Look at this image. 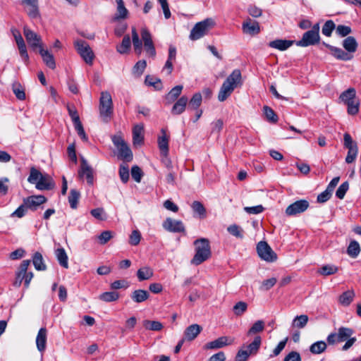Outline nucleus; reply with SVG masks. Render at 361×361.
Returning <instances> with one entry per match:
<instances>
[{
  "instance_id": "obj_1",
  "label": "nucleus",
  "mask_w": 361,
  "mask_h": 361,
  "mask_svg": "<svg viewBox=\"0 0 361 361\" xmlns=\"http://www.w3.org/2000/svg\"><path fill=\"white\" fill-rule=\"evenodd\" d=\"M242 75L239 69H235L223 82L218 94L220 102L225 101L238 86L242 85Z\"/></svg>"
},
{
  "instance_id": "obj_2",
  "label": "nucleus",
  "mask_w": 361,
  "mask_h": 361,
  "mask_svg": "<svg viewBox=\"0 0 361 361\" xmlns=\"http://www.w3.org/2000/svg\"><path fill=\"white\" fill-rule=\"evenodd\" d=\"M27 181L31 184H35V187L39 190H49L54 188V182L48 174H42L35 166H32Z\"/></svg>"
},
{
  "instance_id": "obj_3",
  "label": "nucleus",
  "mask_w": 361,
  "mask_h": 361,
  "mask_svg": "<svg viewBox=\"0 0 361 361\" xmlns=\"http://www.w3.org/2000/svg\"><path fill=\"white\" fill-rule=\"evenodd\" d=\"M195 253L190 262L200 265L210 258L212 255L210 243L208 239L202 238L194 241Z\"/></svg>"
},
{
  "instance_id": "obj_4",
  "label": "nucleus",
  "mask_w": 361,
  "mask_h": 361,
  "mask_svg": "<svg viewBox=\"0 0 361 361\" xmlns=\"http://www.w3.org/2000/svg\"><path fill=\"white\" fill-rule=\"evenodd\" d=\"M99 115L104 123H108L113 115V102L108 92H102L99 99Z\"/></svg>"
},
{
  "instance_id": "obj_5",
  "label": "nucleus",
  "mask_w": 361,
  "mask_h": 361,
  "mask_svg": "<svg viewBox=\"0 0 361 361\" xmlns=\"http://www.w3.org/2000/svg\"><path fill=\"white\" fill-rule=\"evenodd\" d=\"M214 25V20L209 18L197 23L190 31V39L195 41L203 37L209 33Z\"/></svg>"
},
{
  "instance_id": "obj_6",
  "label": "nucleus",
  "mask_w": 361,
  "mask_h": 361,
  "mask_svg": "<svg viewBox=\"0 0 361 361\" xmlns=\"http://www.w3.org/2000/svg\"><path fill=\"white\" fill-rule=\"evenodd\" d=\"M319 42V23H317L313 25L311 30L305 32L301 39L295 42V44L298 47H307L317 44Z\"/></svg>"
},
{
  "instance_id": "obj_7",
  "label": "nucleus",
  "mask_w": 361,
  "mask_h": 361,
  "mask_svg": "<svg viewBox=\"0 0 361 361\" xmlns=\"http://www.w3.org/2000/svg\"><path fill=\"white\" fill-rule=\"evenodd\" d=\"M111 140L118 151V158L127 162L130 161L133 159V152L123 137L121 135H114Z\"/></svg>"
},
{
  "instance_id": "obj_8",
  "label": "nucleus",
  "mask_w": 361,
  "mask_h": 361,
  "mask_svg": "<svg viewBox=\"0 0 361 361\" xmlns=\"http://www.w3.org/2000/svg\"><path fill=\"white\" fill-rule=\"evenodd\" d=\"M74 46L85 63L92 65L94 54L87 42L82 39H78L74 42Z\"/></svg>"
},
{
  "instance_id": "obj_9",
  "label": "nucleus",
  "mask_w": 361,
  "mask_h": 361,
  "mask_svg": "<svg viewBox=\"0 0 361 361\" xmlns=\"http://www.w3.org/2000/svg\"><path fill=\"white\" fill-rule=\"evenodd\" d=\"M354 334L353 329L341 326L338 329L336 333H331L327 336V342L329 345L344 342Z\"/></svg>"
},
{
  "instance_id": "obj_10",
  "label": "nucleus",
  "mask_w": 361,
  "mask_h": 361,
  "mask_svg": "<svg viewBox=\"0 0 361 361\" xmlns=\"http://www.w3.org/2000/svg\"><path fill=\"white\" fill-rule=\"evenodd\" d=\"M257 251L259 257L268 262L276 260L277 255L265 241H260L257 245Z\"/></svg>"
},
{
  "instance_id": "obj_11",
  "label": "nucleus",
  "mask_w": 361,
  "mask_h": 361,
  "mask_svg": "<svg viewBox=\"0 0 361 361\" xmlns=\"http://www.w3.org/2000/svg\"><path fill=\"white\" fill-rule=\"evenodd\" d=\"M310 207V203L306 200H297L290 204L286 209V214L287 216H296L305 212Z\"/></svg>"
},
{
  "instance_id": "obj_12",
  "label": "nucleus",
  "mask_w": 361,
  "mask_h": 361,
  "mask_svg": "<svg viewBox=\"0 0 361 361\" xmlns=\"http://www.w3.org/2000/svg\"><path fill=\"white\" fill-rule=\"evenodd\" d=\"M23 33L27 42L33 50H36L37 49L39 50L41 47H43L42 38L36 32L27 27H24Z\"/></svg>"
},
{
  "instance_id": "obj_13",
  "label": "nucleus",
  "mask_w": 361,
  "mask_h": 361,
  "mask_svg": "<svg viewBox=\"0 0 361 361\" xmlns=\"http://www.w3.org/2000/svg\"><path fill=\"white\" fill-rule=\"evenodd\" d=\"M25 11L31 19L40 18L38 0H21Z\"/></svg>"
},
{
  "instance_id": "obj_14",
  "label": "nucleus",
  "mask_w": 361,
  "mask_h": 361,
  "mask_svg": "<svg viewBox=\"0 0 361 361\" xmlns=\"http://www.w3.org/2000/svg\"><path fill=\"white\" fill-rule=\"evenodd\" d=\"M163 228L167 231L172 233H184L185 231L183 222L171 218H167L163 222Z\"/></svg>"
},
{
  "instance_id": "obj_15",
  "label": "nucleus",
  "mask_w": 361,
  "mask_h": 361,
  "mask_svg": "<svg viewBox=\"0 0 361 361\" xmlns=\"http://www.w3.org/2000/svg\"><path fill=\"white\" fill-rule=\"evenodd\" d=\"M78 176L80 178L85 177L87 180V183L90 185H92L94 183V175H93V169L91 166H90L87 162V161L82 158L80 169L78 171Z\"/></svg>"
},
{
  "instance_id": "obj_16",
  "label": "nucleus",
  "mask_w": 361,
  "mask_h": 361,
  "mask_svg": "<svg viewBox=\"0 0 361 361\" xmlns=\"http://www.w3.org/2000/svg\"><path fill=\"white\" fill-rule=\"evenodd\" d=\"M47 199L44 195H31L23 199L24 203L27 207L32 211L37 210V207L45 203Z\"/></svg>"
},
{
  "instance_id": "obj_17",
  "label": "nucleus",
  "mask_w": 361,
  "mask_h": 361,
  "mask_svg": "<svg viewBox=\"0 0 361 361\" xmlns=\"http://www.w3.org/2000/svg\"><path fill=\"white\" fill-rule=\"evenodd\" d=\"M233 342V339L228 336H221L217 339L207 343L204 346V349H218L228 345Z\"/></svg>"
},
{
  "instance_id": "obj_18",
  "label": "nucleus",
  "mask_w": 361,
  "mask_h": 361,
  "mask_svg": "<svg viewBox=\"0 0 361 361\" xmlns=\"http://www.w3.org/2000/svg\"><path fill=\"white\" fill-rule=\"evenodd\" d=\"M242 28L243 32L250 35H257L260 32L259 23L255 20L247 18L243 23Z\"/></svg>"
},
{
  "instance_id": "obj_19",
  "label": "nucleus",
  "mask_w": 361,
  "mask_h": 361,
  "mask_svg": "<svg viewBox=\"0 0 361 361\" xmlns=\"http://www.w3.org/2000/svg\"><path fill=\"white\" fill-rule=\"evenodd\" d=\"M188 102V99L186 96L183 95L178 98L174 103L172 109L171 114L173 115H180L183 113L186 109Z\"/></svg>"
},
{
  "instance_id": "obj_20",
  "label": "nucleus",
  "mask_w": 361,
  "mask_h": 361,
  "mask_svg": "<svg viewBox=\"0 0 361 361\" xmlns=\"http://www.w3.org/2000/svg\"><path fill=\"white\" fill-rule=\"evenodd\" d=\"M202 328L197 324L188 326L184 332L185 339L189 341H193L202 331Z\"/></svg>"
},
{
  "instance_id": "obj_21",
  "label": "nucleus",
  "mask_w": 361,
  "mask_h": 361,
  "mask_svg": "<svg viewBox=\"0 0 361 361\" xmlns=\"http://www.w3.org/2000/svg\"><path fill=\"white\" fill-rule=\"evenodd\" d=\"M295 41L288 39H276L270 42L269 46L271 48L285 51L293 44Z\"/></svg>"
},
{
  "instance_id": "obj_22",
  "label": "nucleus",
  "mask_w": 361,
  "mask_h": 361,
  "mask_svg": "<svg viewBox=\"0 0 361 361\" xmlns=\"http://www.w3.org/2000/svg\"><path fill=\"white\" fill-rule=\"evenodd\" d=\"M39 53L41 55L43 61L49 68L51 69H54L56 68V62L54 56L47 49H44L43 47H41L39 50Z\"/></svg>"
},
{
  "instance_id": "obj_23",
  "label": "nucleus",
  "mask_w": 361,
  "mask_h": 361,
  "mask_svg": "<svg viewBox=\"0 0 361 361\" xmlns=\"http://www.w3.org/2000/svg\"><path fill=\"white\" fill-rule=\"evenodd\" d=\"M47 332V331L45 328H41L38 331L36 338V345L37 350L39 352H43L46 348Z\"/></svg>"
},
{
  "instance_id": "obj_24",
  "label": "nucleus",
  "mask_w": 361,
  "mask_h": 361,
  "mask_svg": "<svg viewBox=\"0 0 361 361\" xmlns=\"http://www.w3.org/2000/svg\"><path fill=\"white\" fill-rule=\"evenodd\" d=\"M191 208L194 213L195 217H199L200 219H204L207 216V211L202 202L200 201H194L191 204Z\"/></svg>"
},
{
  "instance_id": "obj_25",
  "label": "nucleus",
  "mask_w": 361,
  "mask_h": 361,
  "mask_svg": "<svg viewBox=\"0 0 361 361\" xmlns=\"http://www.w3.org/2000/svg\"><path fill=\"white\" fill-rule=\"evenodd\" d=\"M143 125H136L133 129V141L134 145H142L144 141Z\"/></svg>"
},
{
  "instance_id": "obj_26",
  "label": "nucleus",
  "mask_w": 361,
  "mask_h": 361,
  "mask_svg": "<svg viewBox=\"0 0 361 361\" xmlns=\"http://www.w3.org/2000/svg\"><path fill=\"white\" fill-rule=\"evenodd\" d=\"M161 133L162 135L158 138V145L161 154L166 156L169 153V138L164 129H161Z\"/></svg>"
},
{
  "instance_id": "obj_27",
  "label": "nucleus",
  "mask_w": 361,
  "mask_h": 361,
  "mask_svg": "<svg viewBox=\"0 0 361 361\" xmlns=\"http://www.w3.org/2000/svg\"><path fill=\"white\" fill-rule=\"evenodd\" d=\"M149 297V293L142 289H137L134 290L131 295V299L136 303H141L145 300H147Z\"/></svg>"
},
{
  "instance_id": "obj_28",
  "label": "nucleus",
  "mask_w": 361,
  "mask_h": 361,
  "mask_svg": "<svg viewBox=\"0 0 361 361\" xmlns=\"http://www.w3.org/2000/svg\"><path fill=\"white\" fill-rule=\"evenodd\" d=\"M183 89V86L181 85H176L174 87H173L165 97L167 103L171 104L175 102L176 100H178V98L180 95Z\"/></svg>"
},
{
  "instance_id": "obj_29",
  "label": "nucleus",
  "mask_w": 361,
  "mask_h": 361,
  "mask_svg": "<svg viewBox=\"0 0 361 361\" xmlns=\"http://www.w3.org/2000/svg\"><path fill=\"white\" fill-rule=\"evenodd\" d=\"M343 48L349 53H354L357 48V42L354 37L348 36L343 41Z\"/></svg>"
},
{
  "instance_id": "obj_30",
  "label": "nucleus",
  "mask_w": 361,
  "mask_h": 361,
  "mask_svg": "<svg viewBox=\"0 0 361 361\" xmlns=\"http://www.w3.org/2000/svg\"><path fill=\"white\" fill-rule=\"evenodd\" d=\"M56 257L59 264L66 269L68 268V255L66 252V250L63 247H60L56 250L55 251Z\"/></svg>"
},
{
  "instance_id": "obj_31",
  "label": "nucleus",
  "mask_w": 361,
  "mask_h": 361,
  "mask_svg": "<svg viewBox=\"0 0 361 361\" xmlns=\"http://www.w3.org/2000/svg\"><path fill=\"white\" fill-rule=\"evenodd\" d=\"M202 102V96L200 92H196L194 94L190 99V101H188V110H197L199 107L200 106Z\"/></svg>"
},
{
  "instance_id": "obj_32",
  "label": "nucleus",
  "mask_w": 361,
  "mask_h": 361,
  "mask_svg": "<svg viewBox=\"0 0 361 361\" xmlns=\"http://www.w3.org/2000/svg\"><path fill=\"white\" fill-rule=\"evenodd\" d=\"M331 54L336 59L343 61H349L353 58V56L350 54L345 52L342 49L336 47H331Z\"/></svg>"
},
{
  "instance_id": "obj_33",
  "label": "nucleus",
  "mask_w": 361,
  "mask_h": 361,
  "mask_svg": "<svg viewBox=\"0 0 361 361\" xmlns=\"http://www.w3.org/2000/svg\"><path fill=\"white\" fill-rule=\"evenodd\" d=\"M132 41L134 47L135 52L137 55H140L142 51V41L139 38V35L135 27L132 28Z\"/></svg>"
},
{
  "instance_id": "obj_34",
  "label": "nucleus",
  "mask_w": 361,
  "mask_h": 361,
  "mask_svg": "<svg viewBox=\"0 0 361 361\" xmlns=\"http://www.w3.org/2000/svg\"><path fill=\"white\" fill-rule=\"evenodd\" d=\"M355 292L353 290L343 293L338 299L339 302L343 306H348L355 298Z\"/></svg>"
},
{
  "instance_id": "obj_35",
  "label": "nucleus",
  "mask_w": 361,
  "mask_h": 361,
  "mask_svg": "<svg viewBox=\"0 0 361 361\" xmlns=\"http://www.w3.org/2000/svg\"><path fill=\"white\" fill-rule=\"evenodd\" d=\"M355 89L353 87H350L340 94L339 99L345 104L346 103H349V102L352 99H355Z\"/></svg>"
},
{
  "instance_id": "obj_36",
  "label": "nucleus",
  "mask_w": 361,
  "mask_h": 361,
  "mask_svg": "<svg viewBox=\"0 0 361 361\" xmlns=\"http://www.w3.org/2000/svg\"><path fill=\"white\" fill-rule=\"evenodd\" d=\"M262 345V338L260 336H256L252 343L247 346V351L250 355H256Z\"/></svg>"
},
{
  "instance_id": "obj_37",
  "label": "nucleus",
  "mask_w": 361,
  "mask_h": 361,
  "mask_svg": "<svg viewBox=\"0 0 361 361\" xmlns=\"http://www.w3.org/2000/svg\"><path fill=\"white\" fill-rule=\"evenodd\" d=\"M32 263L35 268L38 271H44L47 269V266L44 262L42 255L38 252L34 254L32 257Z\"/></svg>"
},
{
  "instance_id": "obj_38",
  "label": "nucleus",
  "mask_w": 361,
  "mask_h": 361,
  "mask_svg": "<svg viewBox=\"0 0 361 361\" xmlns=\"http://www.w3.org/2000/svg\"><path fill=\"white\" fill-rule=\"evenodd\" d=\"M153 276V271L149 267H144L139 269L137 271V276L140 281L148 280Z\"/></svg>"
},
{
  "instance_id": "obj_39",
  "label": "nucleus",
  "mask_w": 361,
  "mask_h": 361,
  "mask_svg": "<svg viewBox=\"0 0 361 361\" xmlns=\"http://www.w3.org/2000/svg\"><path fill=\"white\" fill-rule=\"evenodd\" d=\"M131 46V41L129 35H125L122 39L121 44L117 46L116 50L118 53L124 54L128 52Z\"/></svg>"
},
{
  "instance_id": "obj_40",
  "label": "nucleus",
  "mask_w": 361,
  "mask_h": 361,
  "mask_svg": "<svg viewBox=\"0 0 361 361\" xmlns=\"http://www.w3.org/2000/svg\"><path fill=\"white\" fill-rule=\"evenodd\" d=\"M80 197V193L76 189H71L68 195V202L70 207L75 209L78 207V200Z\"/></svg>"
},
{
  "instance_id": "obj_41",
  "label": "nucleus",
  "mask_w": 361,
  "mask_h": 361,
  "mask_svg": "<svg viewBox=\"0 0 361 361\" xmlns=\"http://www.w3.org/2000/svg\"><path fill=\"white\" fill-rule=\"evenodd\" d=\"M360 252V247L358 242L355 240H353L350 242V244L347 248L348 255L353 258H355L358 256Z\"/></svg>"
},
{
  "instance_id": "obj_42",
  "label": "nucleus",
  "mask_w": 361,
  "mask_h": 361,
  "mask_svg": "<svg viewBox=\"0 0 361 361\" xmlns=\"http://www.w3.org/2000/svg\"><path fill=\"white\" fill-rule=\"evenodd\" d=\"M338 270V267L335 265L326 264L319 269L317 273L322 276H326L336 274Z\"/></svg>"
},
{
  "instance_id": "obj_43",
  "label": "nucleus",
  "mask_w": 361,
  "mask_h": 361,
  "mask_svg": "<svg viewBox=\"0 0 361 361\" xmlns=\"http://www.w3.org/2000/svg\"><path fill=\"white\" fill-rule=\"evenodd\" d=\"M309 317L306 314L296 316L292 322V326L298 329H303L307 324Z\"/></svg>"
},
{
  "instance_id": "obj_44",
  "label": "nucleus",
  "mask_w": 361,
  "mask_h": 361,
  "mask_svg": "<svg viewBox=\"0 0 361 361\" xmlns=\"http://www.w3.org/2000/svg\"><path fill=\"white\" fill-rule=\"evenodd\" d=\"M142 324L147 330L159 331L163 329L162 324L158 321L144 320Z\"/></svg>"
},
{
  "instance_id": "obj_45",
  "label": "nucleus",
  "mask_w": 361,
  "mask_h": 361,
  "mask_svg": "<svg viewBox=\"0 0 361 361\" xmlns=\"http://www.w3.org/2000/svg\"><path fill=\"white\" fill-rule=\"evenodd\" d=\"M99 298L106 302H114L118 300L119 294L115 291L104 292L99 295Z\"/></svg>"
},
{
  "instance_id": "obj_46",
  "label": "nucleus",
  "mask_w": 361,
  "mask_h": 361,
  "mask_svg": "<svg viewBox=\"0 0 361 361\" xmlns=\"http://www.w3.org/2000/svg\"><path fill=\"white\" fill-rule=\"evenodd\" d=\"M326 346V343L324 341H317L310 345V351L312 354H320L325 351Z\"/></svg>"
},
{
  "instance_id": "obj_47",
  "label": "nucleus",
  "mask_w": 361,
  "mask_h": 361,
  "mask_svg": "<svg viewBox=\"0 0 361 361\" xmlns=\"http://www.w3.org/2000/svg\"><path fill=\"white\" fill-rule=\"evenodd\" d=\"M264 329V322L262 320L256 321L250 329L248 330L247 335L248 336L255 335L257 333L262 332Z\"/></svg>"
},
{
  "instance_id": "obj_48",
  "label": "nucleus",
  "mask_w": 361,
  "mask_h": 361,
  "mask_svg": "<svg viewBox=\"0 0 361 361\" xmlns=\"http://www.w3.org/2000/svg\"><path fill=\"white\" fill-rule=\"evenodd\" d=\"M347 111L350 115H355L359 111L360 101L356 97L352 99L349 103H346Z\"/></svg>"
},
{
  "instance_id": "obj_49",
  "label": "nucleus",
  "mask_w": 361,
  "mask_h": 361,
  "mask_svg": "<svg viewBox=\"0 0 361 361\" xmlns=\"http://www.w3.org/2000/svg\"><path fill=\"white\" fill-rule=\"evenodd\" d=\"M12 90L16 95V98L19 100H24L25 99V93L24 88L19 82H14L12 85Z\"/></svg>"
},
{
  "instance_id": "obj_50",
  "label": "nucleus",
  "mask_w": 361,
  "mask_h": 361,
  "mask_svg": "<svg viewBox=\"0 0 361 361\" xmlns=\"http://www.w3.org/2000/svg\"><path fill=\"white\" fill-rule=\"evenodd\" d=\"M145 82L147 85L152 86L157 90L162 89V84L159 78H154L153 76L148 75L145 77Z\"/></svg>"
},
{
  "instance_id": "obj_51",
  "label": "nucleus",
  "mask_w": 361,
  "mask_h": 361,
  "mask_svg": "<svg viewBox=\"0 0 361 361\" xmlns=\"http://www.w3.org/2000/svg\"><path fill=\"white\" fill-rule=\"evenodd\" d=\"M117 3V19H124L127 17L128 10L125 7L123 0H116Z\"/></svg>"
},
{
  "instance_id": "obj_52",
  "label": "nucleus",
  "mask_w": 361,
  "mask_h": 361,
  "mask_svg": "<svg viewBox=\"0 0 361 361\" xmlns=\"http://www.w3.org/2000/svg\"><path fill=\"white\" fill-rule=\"evenodd\" d=\"M336 28L335 23L331 20H328L325 22L322 27V32L326 37H330L334 30Z\"/></svg>"
},
{
  "instance_id": "obj_53",
  "label": "nucleus",
  "mask_w": 361,
  "mask_h": 361,
  "mask_svg": "<svg viewBox=\"0 0 361 361\" xmlns=\"http://www.w3.org/2000/svg\"><path fill=\"white\" fill-rule=\"evenodd\" d=\"M146 66L147 63L145 60L138 61L133 66V74L136 75L138 77L140 76L143 73Z\"/></svg>"
},
{
  "instance_id": "obj_54",
  "label": "nucleus",
  "mask_w": 361,
  "mask_h": 361,
  "mask_svg": "<svg viewBox=\"0 0 361 361\" xmlns=\"http://www.w3.org/2000/svg\"><path fill=\"white\" fill-rule=\"evenodd\" d=\"M348 152L345 157V162L348 164L353 163L357 155L358 147L357 145H354L353 147L348 148Z\"/></svg>"
},
{
  "instance_id": "obj_55",
  "label": "nucleus",
  "mask_w": 361,
  "mask_h": 361,
  "mask_svg": "<svg viewBox=\"0 0 361 361\" xmlns=\"http://www.w3.org/2000/svg\"><path fill=\"white\" fill-rule=\"evenodd\" d=\"M351 32L352 29L350 26L338 25L336 28V33L341 37H347Z\"/></svg>"
},
{
  "instance_id": "obj_56",
  "label": "nucleus",
  "mask_w": 361,
  "mask_h": 361,
  "mask_svg": "<svg viewBox=\"0 0 361 361\" xmlns=\"http://www.w3.org/2000/svg\"><path fill=\"white\" fill-rule=\"evenodd\" d=\"M247 303L243 301H240L233 306V310L234 314L236 316H240L247 310Z\"/></svg>"
},
{
  "instance_id": "obj_57",
  "label": "nucleus",
  "mask_w": 361,
  "mask_h": 361,
  "mask_svg": "<svg viewBox=\"0 0 361 361\" xmlns=\"http://www.w3.org/2000/svg\"><path fill=\"white\" fill-rule=\"evenodd\" d=\"M228 231L230 234H231L232 235H233L238 238L241 239L243 238V231L238 225L233 224V225L230 226L228 228Z\"/></svg>"
},
{
  "instance_id": "obj_58",
  "label": "nucleus",
  "mask_w": 361,
  "mask_h": 361,
  "mask_svg": "<svg viewBox=\"0 0 361 361\" xmlns=\"http://www.w3.org/2000/svg\"><path fill=\"white\" fill-rule=\"evenodd\" d=\"M119 176L123 183H126L129 180V169L126 165L121 164L119 168Z\"/></svg>"
},
{
  "instance_id": "obj_59",
  "label": "nucleus",
  "mask_w": 361,
  "mask_h": 361,
  "mask_svg": "<svg viewBox=\"0 0 361 361\" xmlns=\"http://www.w3.org/2000/svg\"><path fill=\"white\" fill-rule=\"evenodd\" d=\"M264 113L268 121L273 123H276L278 121V116L271 108L267 106H264Z\"/></svg>"
},
{
  "instance_id": "obj_60",
  "label": "nucleus",
  "mask_w": 361,
  "mask_h": 361,
  "mask_svg": "<svg viewBox=\"0 0 361 361\" xmlns=\"http://www.w3.org/2000/svg\"><path fill=\"white\" fill-rule=\"evenodd\" d=\"M131 176L135 181L140 183L141 181L143 173L138 166H133L131 168Z\"/></svg>"
},
{
  "instance_id": "obj_61",
  "label": "nucleus",
  "mask_w": 361,
  "mask_h": 361,
  "mask_svg": "<svg viewBox=\"0 0 361 361\" xmlns=\"http://www.w3.org/2000/svg\"><path fill=\"white\" fill-rule=\"evenodd\" d=\"M349 188V184L347 181L343 183L337 189L336 192V196L340 199L342 200L344 198L346 192L348 191Z\"/></svg>"
},
{
  "instance_id": "obj_62",
  "label": "nucleus",
  "mask_w": 361,
  "mask_h": 361,
  "mask_svg": "<svg viewBox=\"0 0 361 361\" xmlns=\"http://www.w3.org/2000/svg\"><path fill=\"white\" fill-rule=\"evenodd\" d=\"M276 278H270L269 279L263 281L259 288L262 290H269L276 283Z\"/></svg>"
},
{
  "instance_id": "obj_63",
  "label": "nucleus",
  "mask_w": 361,
  "mask_h": 361,
  "mask_svg": "<svg viewBox=\"0 0 361 361\" xmlns=\"http://www.w3.org/2000/svg\"><path fill=\"white\" fill-rule=\"evenodd\" d=\"M27 209L26 204L23 202L11 214V216L22 218L25 215Z\"/></svg>"
},
{
  "instance_id": "obj_64",
  "label": "nucleus",
  "mask_w": 361,
  "mask_h": 361,
  "mask_svg": "<svg viewBox=\"0 0 361 361\" xmlns=\"http://www.w3.org/2000/svg\"><path fill=\"white\" fill-rule=\"evenodd\" d=\"M140 239H141L140 232L138 230H134V231H133V232L131 233V234L130 235L129 243L131 245H134V246L137 245L140 242Z\"/></svg>"
}]
</instances>
